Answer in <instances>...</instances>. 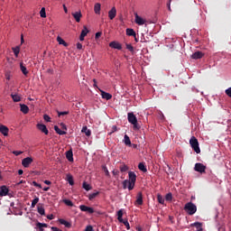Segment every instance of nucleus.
<instances>
[{
	"instance_id": "27",
	"label": "nucleus",
	"mask_w": 231,
	"mask_h": 231,
	"mask_svg": "<svg viewBox=\"0 0 231 231\" xmlns=\"http://www.w3.org/2000/svg\"><path fill=\"white\" fill-rule=\"evenodd\" d=\"M11 97L13 98L14 102H21V96L18 94H11Z\"/></svg>"
},
{
	"instance_id": "57",
	"label": "nucleus",
	"mask_w": 231,
	"mask_h": 231,
	"mask_svg": "<svg viewBox=\"0 0 231 231\" xmlns=\"http://www.w3.org/2000/svg\"><path fill=\"white\" fill-rule=\"evenodd\" d=\"M123 189H129V184H125V180L123 181Z\"/></svg>"
},
{
	"instance_id": "64",
	"label": "nucleus",
	"mask_w": 231,
	"mask_h": 231,
	"mask_svg": "<svg viewBox=\"0 0 231 231\" xmlns=\"http://www.w3.org/2000/svg\"><path fill=\"white\" fill-rule=\"evenodd\" d=\"M45 185H51V181L50 180H44Z\"/></svg>"
},
{
	"instance_id": "23",
	"label": "nucleus",
	"mask_w": 231,
	"mask_h": 231,
	"mask_svg": "<svg viewBox=\"0 0 231 231\" xmlns=\"http://www.w3.org/2000/svg\"><path fill=\"white\" fill-rule=\"evenodd\" d=\"M59 221H60V225H64V226H66V228H71V223H69L62 218H60Z\"/></svg>"
},
{
	"instance_id": "31",
	"label": "nucleus",
	"mask_w": 231,
	"mask_h": 231,
	"mask_svg": "<svg viewBox=\"0 0 231 231\" xmlns=\"http://www.w3.org/2000/svg\"><path fill=\"white\" fill-rule=\"evenodd\" d=\"M54 131L57 133V134H66V131L60 130V128H59L57 125L54 126Z\"/></svg>"
},
{
	"instance_id": "33",
	"label": "nucleus",
	"mask_w": 231,
	"mask_h": 231,
	"mask_svg": "<svg viewBox=\"0 0 231 231\" xmlns=\"http://www.w3.org/2000/svg\"><path fill=\"white\" fill-rule=\"evenodd\" d=\"M124 142H125V144H126L129 147H131V139L128 137L127 134H125Z\"/></svg>"
},
{
	"instance_id": "8",
	"label": "nucleus",
	"mask_w": 231,
	"mask_h": 231,
	"mask_svg": "<svg viewBox=\"0 0 231 231\" xmlns=\"http://www.w3.org/2000/svg\"><path fill=\"white\" fill-rule=\"evenodd\" d=\"M135 23L139 26H143V24H145V23H147V21H145V19H143L140 15H138V14H135Z\"/></svg>"
},
{
	"instance_id": "49",
	"label": "nucleus",
	"mask_w": 231,
	"mask_h": 231,
	"mask_svg": "<svg viewBox=\"0 0 231 231\" xmlns=\"http://www.w3.org/2000/svg\"><path fill=\"white\" fill-rule=\"evenodd\" d=\"M103 170H104V172H105L106 176L109 177L110 174H109V170H107V167L104 166Z\"/></svg>"
},
{
	"instance_id": "14",
	"label": "nucleus",
	"mask_w": 231,
	"mask_h": 231,
	"mask_svg": "<svg viewBox=\"0 0 231 231\" xmlns=\"http://www.w3.org/2000/svg\"><path fill=\"white\" fill-rule=\"evenodd\" d=\"M137 121H138V119L136 118V116H134V113H128V122H129V124H134Z\"/></svg>"
},
{
	"instance_id": "46",
	"label": "nucleus",
	"mask_w": 231,
	"mask_h": 231,
	"mask_svg": "<svg viewBox=\"0 0 231 231\" xmlns=\"http://www.w3.org/2000/svg\"><path fill=\"white\" fill-rule=\"evenodd\" d=\"M126 49H128L129 51H134V48L129 43L126 44Z\"/></svg>"
},
{
	"instance_id": "25",
	"label": "nucleus",
	"mask_w": 231,
	"mask_h": 231,
	"mask_svg": "<svg viewBox=\"0 0 231 231\" xmlns=\"http://www.w3.org/2000/svg\"><path fill=\"white\" fill-rule=\"evenodd\" d=\"M138 169H139V171H142V172H147V167L145 166V164L143 162H140L138 164Z\"/></svg>"
},
{
	"instance_id": "47",
	"label": "nucleus",
	"mask_w": 231,
	"mask_h": 231,
	"mask_svg": "<svg viewBox=\"0 0 231 231\" xmlns=\"http://www.w3.org/2000/svg\"><path fill=\"white\" fill-rule=\"evenodd\" d=\"M66 115H69V111L58 112L59 116H64Z\"/></svg>"
},
{
	"instance_id": "16",
	"label": "nucleus",
	"mask_w": 231,
	"mask_h": 231,
	"mask_svg": "<svg viewBox=\"0 0 231 231\" xmlns=\"http://www.w3.org/2000/svg\"><path fill=\"white\" fill-rule=\"evenodd\" d=\"M72 17H74L76 23H79L80 19L82 18V13L80 11L72 13Z\"/></svg>"
},
{
	"instance_id": "41",
	"label": "nucleus",
	"mask_w": 231,
	"mask_h": 231,
	"mask_svg": "<svg viewBox=\"0 0 231 231\" xmlns=\"http://www.w3.org/2000/svg\"><path fill=\"white\" fill-rule=\"evenodd\" d=\"M41 17L44 18L46 17V8L42 7L40 11Z\"/></svg>"
},
{
	"instance_id": "56",
	"label": "nucleus",
	"mask_w": 231,
	"mask_h": 231,
	"mask_svg": "<svg viewBox=\"0 0 231 231\" xmlns=\"http://www.w3.org/2000/svg\"><path fill=\"white\" fill-rule=\"evenodd\" d=\"M96 39H100V37H102V32H98L96 33Z\"/></svg>"
},
{
	"instance_id": "24",
	"label": "nucleus",
	"mask_w": 231,
	"mask_h": 231,
	"mask_svg": "<svg viewBox=\"0 0 231 231\" xmlns=\"http://www.w3.org/2000/svg\"><path fill=\"white\" fill-rule=\"evenodd\" d=\"M66 158H67V160H69V162H73V151L69 150V151L66 152Z\"/></svg>"
},
{
	"instance_id": "32",
	"label": "nucleus",
	"mask_w": 231,
	"mask_h": 231,
	"mask_svg": "<svg viewBox=\"0 0 231 231\" xmlns=\"http://www.w3.org/2000/svg\"><path fill=\"white\" fill-rule=\"evenodd\" d=\"M98 194H100V192L97 191L95 193L89 194L88 196L89 201H93V199H95V198H97V196H98Z\"/></svg>"
},
{
	"instance_id": "15",
	"label": "nucleus",
	"mask_w": 231,
	"mask_h": 231,
	"mask_svg": "<svg viewBox=\"0 0 231 231\" xmlns=\"http://www.w3.org/2000/svg\"><path fill=\"white\" fill-rule=\"evenodd\" d=\"M20 111L23 113V115H28L30 108L24 104H20Z\"/></svg>"
},
{
	"instance_id": "59",
	"label": "nucleus",
	"mask_w": 231,
	"mask_h": 231,
	"mask_svg": "<svg viewBox=\"0 0 231 231\" xmlns=\"http://www.w3.org/2000/svg\"><path fill=\"white\" fill-rule=\"evenodd\" d=\"M51 230H53V231H62V230H60L59 227H55V226H51Z\"/></svg>"
},
{
	"instance_id": "42",
	"label": "nucleus",
	"mask_w": 231,
	"mask_h": 231,
	"mask_svg": "<svg viewBox=\"0 0 231 231\" xmlns=\"http://www.w3.org/2000/svg\"><path fill=\"white\" fill-rule=\"evenodd\" d=\"M166 201H172V193H167L165 196Z\"/></svg>"
},
{
	"instance_id": "54",
	"label": "nucleus",
	"mask_w": 231,
	"mask_h": 231,
	"mask_svg": "<svg viewBox=\"0 0 231 231\" xmlns=\"http://www.w3.org/2000/svg\"><path fill=\"white\" fill-rule=\"evenodd\" d=\"M112 174H113V176H118L120 174V171H118V170H114L112 171Z\"/></svg>"
},
{
	"instance_id": "35",
	"label": "nucleus",
	"mask_w": 231,
	"mask_h": 231,
	"mask_svg": "<svg viewBox=\"0 0 231 231\" xmlns=\"http://www.w3.org/2000/svg\"><path fill=\"white\" fill-rule=\"evenodd\" d=\"M37 203H39V197H35L32 201V205H31L32 208H35V205H37Z\"/></svg>"
},
{
	"instance_id": "9",
	"label": "nucleus",
	"mask_w": 231,
	"mask_h": 231,
	"mask_svg": "<svg viewBox=\"0 0 231 231\" xmlns=\"http://www.w3.org/2000/svg\"><path fill=\"white\" fill-rule=\"evenodd\" d=\"M8 192H10V190L8 189V187H6L5 185L0 187L1 198H3L4 196H8Z\"/></svg>"
},
{
	"instance_id": "48",
	"label": "nucleus",
	"mask_w": 231,
	"mask_h": 231,
	"mask_svg": "<svg viewBox=\"0 0 231 231\" xmlns=\"http://www.w3.org/2000/svg\"><path fill=\"white\" fill-rule=\"evenodd\" d=\"M87 212L88 214H95V209L93 208H87Z\"/></svg>"
},
{
	"instance_id": "29",
	"label": "nucleus",
	"mask_w": 231,
	"mask_h": 231,
	"mask_svg": "<svg viewBox=\"0 0 231 231\" xmlns=\"http://www.w3.org/2000/svg\"><path fill=\"white\" fill-rule=\"evenodd\" d=\"M67 181L69 185H75V181L73 180V176L71 174H67Z\"/></svg>"
},
{
	"instance_id": "17",
	"label": "nucleus",
	"mask_w": 231,
	"mask_h": 231,
	"mask_svg": "<svg viewBox=\"0 0 231 231\" xmlns=\"http://www.w3.org/2000/svg\"><path fill=\"white\" fill-rule=\"evenodd\" d=\"M10 130L6 125H0V133L4 134V136H8V132Z\"/></svg>"
},
{
	"instance_id": "28",
	"label": "nucleus",
	"mask_w": 231,
	"mask_h": 231,
	"mask_svg": "<svg viewBox=\"0 0 231 231\" xmlns=\"http://www.w3.org/2000/svg\"><path fill=\"white\" fill-rule=\"evenodd\" d=\"M20 69H21L22 73H23V75H25V77H26V75H28V69H27L26 67L23 64V62L20 63Z\"/></svg>"
},
{
	"instance_id": "62",
	"label": "nucleus",
	"mask_w": 231,
	"mask_h": 231,
	"mask_svg": "<svg viewBox=\"0 0 231 231\" xmlns=\"http://www.w3.org/2000/svg\"><path fill=\"white\" fill-rule=\"evenodd\" d=\"M61 127H62V129H64L65 131H68V127H66V125L62 123L61 124Z\"/></svg>"
},
{
	"instance_id": "51",
	"label": "nucleus",
	"mask_w": 231,
	"mask_h": 231,
	"mask_svg": "<svg viewBox=\"0 0 231 231\" xmlns=\"http://www.w3.org/2000/svg\"><path fill=\"white\" fill-rule=\"evenodd\" d=\"M13 154H14V156H20V154H23V152H21V151H13Z\"/></svg>"
},
{
	"instance_id": "12",
	"label": "nucleus",
	"mask_w": 231,
	"mask_h": 231,
	"mask_svg": "<svg viewBox=\"0 0 231 231\" xmlns=\"http://www.w3.org/2000/svg\"><path fill=\"white\" fill-rule=\"evenodd\" d=\"M100 93L102 98H104L105 100H111V98H113V95H111L110 93H107L104 90H100Z\"/></svg>"
},
{
	"instance_id": "55",
	"label": "nucleus",
	"mask_w": 231,
	"mask_h": 231,
	"mask_svg": "<svg viewBox=\"0 0 231 231\" xmlns=\"http://www.w3.org/2000/svg\"><path fill=\"white\" fill-rule=\"evenodd\" d=\"M85 231H95V230H93V226H88L86 227Z\"/></svg>"
},
{
	"instance_id": "5",
	"label": "nucleus",
	"mask_w": 231,
	"mask_h": 231,
	"mask_svg": "<svg viewBox=\"0 0 231 231\" xmlns=\"http://www.w3.org/2000/svg\"><path fill=\"white\" fill-rule=\"evenodd\" d=\"M32 163H33V158H32V157H26L23 160H22V165L25 169H28V167H30V165H32Z\"/></svg>"
},
{
	"instance_id": "20",
	"label": "nucleus",
	"mask_w": 231,
	"mask_h": 231,
	"mask_svg": "<svg viewBox=\"0 0 231 231\" xmlns=\"http://www.w3.org/2000/svg\"><path fill=\"white\" fill-rule=\"evenodd\" d=\"M102 8V5H100V3H97L94 5V12L97 15H100V10Z\"/></svg>"
},
{
	"instance_id": "4",
	"label": "nucleus",
	"mask_w": 231,
	"mask_h": 231,
	"mask_svg": "<svg viewBox=\"0 0 231 231\" xmlns=\"http://www.w3.org/2000/svg\"><path fill=\"white\" fill-rule=\"evenodd\" d=\"M194 170L196 171V172H200V174H203V172L207 171V166H205L203 163L198 162L195 164Z\"/></svg>"
},
{
	"instance_id": "11",
	"label": "nucleus",
	"mask_w": 231,
	"mask_h": 231,
	"mask_svg": "<svg viewBox=\"0 0 231 231\" xmlns=\"http://www.w3.org/2000/svg\"><path fill=\"white\" fill-rule=\"evenodd\" d=\"M89 33V30L88 27L85 25L83 27V30L81 31L80 36H79V41H84V37Z\"/></svg>"
},
{
	"instance_id": "60",
	"label": "nucleus",
	"mask_w": 231,
	"mask_h": 231,
	"mask_svg": "<svg viewBox=\"0 0 231 231\" xmlns=\"http://www.w3.org/2000/svg\"><path fill=\"white\" fill-rule=\"evenodd\" d=\"M5 79L6 80H10V72L5 73Z\"/></svg>"
},
{
	"instance_id": "22",
	"label": "nucleus",
	"mask_w": 231,
	"mask_h": 231,
	"mask_svg": "<svg viewBox=\"0 0 231 231\" xmlns=\"http://www.w3.org/2000/svg\"><path fill=\"white\" fill-rule=\"evenodd\" d=\"M126 35L136 38V32L134 29H126Z\"/></svg>"
},
{
	"instance_id": "30",
	"label": "nucleus",
	"mask_w": 231,
	"mask_h": 231,
	"mask_svg": "<svg viewBox=\"0 0 231 231\" xmlns=\"http://www.w3.org/2000/svg\"><path fill=\"white\" fill-rule=\"evenodd\" d=\"M57 42L59 44H62L63 46L68 47V42H66V41H64L61 37L58 36Z\"/></svg>"
},
{
	"instance_id": "40",
	"label": "nucleus",
	"mask_w": 231,
	"mask_h": 231,
	"mask_svg": "<svg viewBox=\"0 0 231 231\" xmlns=\"http://www.w3.org/2000/svg\"><path fill=\"white\" fill-rule=\"evenodd\" d=\"M83 189H85V190H91V186L89 184H88V182L84 181Z\"/></svg>"
},
{
	"instance_id": "38",
	"label": "nucleus",
	"mask_w": 231,
	"mask_h": 231,
	"mask_svg": "<svg viewBox=\"0 0 231 231\" xmlns=\"http://www.w3.org/2000/svg\"><path fill=\"white\" fill-rule=\"evenodd\" d=\"M120 171L121 172H127V171H129V168L127 167V165L123 164L120 166Z\"/></svg>"
},
{
	"instance_id": "39",
	"label": "nucleus",
	"mask_w": 231,
	"mask_h": 231,
	"mask_svg": "<svg viewBox=\"0 0 231 231\" xmlns=\"http://www.w3.org/2000/svg\"><path fill=\"white\" fill-rule=\"evenodd\" d=\"M63 203H65L67 207H73V202L69 199H63Z\"/></svg>"
},
{
	"instance_id": "18",
	"label": "nucleus",
	"mask_w": 231,
	"mask_h": 231,
	"mask_svg": "<svg viewBox=\"0 0 231 231\" xmlns=\"http://www.w3.org/2000/svg\"><path fill=\"white\" fill-rule=\"evenodd\" d=\"M124 209H119L117 211V220L119 223H124Z\"/></svg>"
},
{
	"instance_id": "21",
	"label": "nucleus",
	"mask_w": 231,
	"mask_h": 231,
	"mask_svg": "<svg viewBox=\"0 0 231 231\" xmlns=\"http://www.w3.org/2000/svg\"><path fill=\"white\" fill-rule=\"evenodd\" d=\"M36 226L39 228V231H44V228H48V224L38 222Z\"/></svg>"
},
{
	"instance_id": "34",
	"label": "nucleus",
	"mask_w": 231,
	"mask_h": 231,
	"mask_svg": "<svg viewBox=\"0 0 231 231\" xmlns=\"http://www.w3.org/2000/svg\"><path fill=\"white\" fill-rule=\"evenodd\" d=\"M38 213L41 215V216H45L46 212L44 210V208H42V206H38Z\"/></svg>"
},
{
	"instance_id": "36",
	"label": "nucleus",
	"mask_w": 231,
	"mask_h": 231,
	"mask_svg": "<svg viewBox=\"0 0 231 231\" xmlns=\"http://www.w3.org/2000/svg\"><path fill=\"white\" fill-rule=\"evenodd\" d=\"M13 51H14L15 57H19V53L21 51V49L17 46V47L13 48Z\"/></svg>"
},
{
	"instance_id": "44",
	"label": "nucleus",
	"mask_w": 231,
	"mask_h": 231,
	"mask_svg": "<svg viewBox=\"0 0 231 231\" xmlns=\"http://www.w3.org/2000/svg\"><path fill=\"white\" fill-rule=\"evenodd\" d=\"M88 206L86 205H80L79 206V209L81 210V212H88Z\"/></svg>"
},
{
	"instance_id": "13",
	"label": "nucleus",
	"mask_w": 231,
	"mask_h": 231,
	"mask_svg": "<svg viewBox=\"0 0 231 231\" xmlns=\"http://www.w3.org/2000/svg\"><path fill=\"white\" fill-rule=\"evenodd\" d=\"M108 17L111 21L116 17V8L112 7V9L108 12Z\"/></svg>"
},
{
	"instance_id": "50",
	"label": "nucleus",
	"mask_w": 231,
	"mask_h": 231,
	"mask_svg": "<svg viewBox=\"0 0 231 231\" xmlns=\"http://www.w3.org/2000/svg\"><path fill=\"white\" fill-rule=\"evenodd\" d=\"M226 95H227V97H229V98L231 97V87L227 89H226Z\"/></svg>"
},
{
	"instance_id": "10",
	"label": "nucleus",
	"mask_w": 231,
	"mask_h": 231,
	"mask_svg": "<svg viewBox=\"0 0 231 231\" xmlns=\"http://www.w3.org/2000/svg\"><path fill=\"white\" fill-rule=\"evenodd\" d=\"M109 47L113 48L114 50H122V44L118 42H111L109 43Z\"/></svg>"
},
{
	"instance_id": "58",
	"label": "nucleus",
	"mask_w": 231,
	"mask_h": 231,
	"mask_svg": "<svg viewBox=\"0 0 231 231\" xmlns=\"http://www.w3.org/2000/svg\"><path fill=\"white\" fill-rule=\"evenodd\" d=\"M77 49H78V50H82V43L78 42V43H77Z\"/></svg>"
},
{
	"instance_id": "43",
	"label": "nucleus",
	"mask_w": 231,
	"mask_h": 231,
	"mask_svg": "<svg viewBox=\"0 0 231 231\" xmlns=\"http://www.w3.org/2000/svg\"><path fill=\"white\" fill-rule=\"evenodd\" d=\"M123 225H125V226L126 227L127 230H131V226L129 225V221L127 220H124Z\"/></svg>"
},
{
	"instance_id": "37",
	"label": "nucleus",
	"mask_w": 231,
	"mask_h": 231,
	"mask_svg": "<svg viewBox=\"0 0 231 231\" xmlns=\"http://www.w3.org/2000/svg\"><path fill=\"white\" fill-rule=\"evenodd\" d=\"M157 199H158V202L161 204V205H163V203H165V199H163V197L162 195H158L157 196Z\"/></svg>"
},
{
	"instance_id": "63",
	"label": "nucleus",
	"mask_w": 231,
	"mask_h": 231,
	"mask_svg": "<svg viewBox=\"0 0 231 231\" xmlns=\"http://www.w3.org/2000/svg\"><path fill=\"white\" fill-rule=\"evenodd\" d=\"M47 219H50V220L53 219V215H48Z\"/></svg>"
},
{
	"instance_id": "53",
	"label": "nucleus",
	"mask_w": 231,
	"mask_h": 231,
	"mask_svg": "<svg viewBox=\"0 0 231 231\" xmlns=\"http://www.w3.org/2000/svg\"><path fill=\"white\" fill-rule=\"evenodd\" d=\"M43 120H45V122H50V120H51L50 116L44 115V116H43Z\"/></svg>"
},
{
	"instance_id": "19",
	"label": "nucleus",
	"mask_w": 231,
	"mask_h": 231,
	"mask_svg": "<svg viewBox=\"0 0 231 231\" xmlns=\"http://www.w3.org/2000/svg\"><path fill=\"white\" fill-rule=\"evenodd\" d=\"M203 55H204L203 52L196 51L191 55V59H194L195 60H197L198 59H202Z\"/></svg>"
},
{
	"instance_id": "26",
	"label": "nucleus",
	"mask_w": 231,
	"mask_h": 231,
	"mask_svg": "<svg viewBox=\"0 0 231 231\" xmlns=\"http://www.w3.org/2000/svg\"><path fill=\"white\" fill-rule=\"evenodd\" d=\"M81 133H85L86 136H91V130L88 129V126H83Z\"/></svg>"
},
{
	"instance_id": "7",
	"label": "nucleus",
	"mask_w": 231,
	"mask_h": 231,
	"mask_svg": "<svg viewBox=\"0 0 231 231\" xmlns=\"http://www.w3.org/2000/svg\"><path fill=\"white\" fill-rule=\"evenodd\" d=\"M36 127L41 133H44L46 135L50 134V131H48V128L43 124H37Z\"/></svg>"
},
{
	"instance_id": "2",
	"label": "nucleus",
	"mask_w": 231,
	"mask_h": 231,
	"mask_svg": "<svg viewBox=\"0 0 231 231\" xmlns=\"http://www.w3.org/2000/svg\"><path fill=\"white\" fill-rule=\"evenodd\" d=\"M184 210L188 212L189 216H194V213L198 211V207L192 202H188L184 206Z\"/></svg>"
},
{
	"instance_id": "52",
	"label": "nucleus",
	"mask_w": 231,
	"mask_h": 231,
	"mask_svg": "<svg viewBox=\"0 0 231 231\" xmlns=\"http://www.w3.org/2000/svg\"><path fill=\"white\" fill-rule=\"evenodd\" d=\"M32 185L33 187H38L39 189H42V186L39 183H37L36 181H32Z\"/></svg>"
},
{
	"instance_id": "3",
	"label": "nucleus",
	"mask_w": 231,
	"mask_h": 231,
	"mask_svg": "<svg viewBox=\"0 0 231 231\" xmlns=\"http://www.w3.org/2000/svg\"><path fill=\"white\" fill-rule=\"evenodd\" d=\"M189 145H191V148L197 154H199L201 152V149H199V142H198V139L195 136H192L189 140Z\"/></svg>"
},
{
	"instance_id": "6",
	"label": "nucleus",
	"mask_w": 231,
	"mask_h": 231,
	"mask_svg": "<svg viewBox=\"0 0 231 231\" xmlns=\"http://www.w3.org/2000/svg\"><path fill=\"white\" fill-rule=\"evenodd\" d=\"M134 205H138V206L143 205V195L142 194V192L137 193Z\"/></svg>"
},
{
	"instance_id": "1",
	"label": "nucleus",
	"mask_w": 231,
	"mask_h": 231,
	"mask_svg": "<svg viewBox=\"0 0 231 231\" xmlns=\"http://www.w3.org/2000/svg\"><path fill=\"white\" fill-rule=\"evenodd\" d=\"M129 180H125V185L128 184V190L134 189V183H136V173L134 171H129Z\"/></svg>"
},
{
	"instance_id": "61",
	"label": "nucleus",
	"mask_w": 231,
	"mask_h": 231,
	"mask_svg": "<svg viewBox=\"0 0 231 231\" xmlns=\"http://www.w3.org/2000/svg\"><path fill=\"white\" fill-rule=\"evenodd\" d=\"M63 10L65 14H68V7H66V5H63Z\"/></svg>"
},
{
	"instance_id": "45",
	"label": "nucleus",
	"mask_w": 231,
	"mask_h": 231,
	"mask_svg": "<svg viewBox=\"0 0 231 231\" xmlns=\"http://www.w3.org/2000/svg\"><path fill=\"white\" fill-rule=\"evenodd\" d=\"M132 125H134V130L140 129V125H138V121H135L134 123H132Z\"/></svg>"
}]
</instances>
